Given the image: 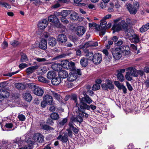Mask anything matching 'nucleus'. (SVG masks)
<instances>
[{"instance_id":"obj_1","label":"nucleus","mask_w":149,"mask_h":149,"mask_svg":"<svg viewBox=\"0 0 149 149\" xmlns=\"http://www.w3.org/2000/svg\"><path fill=\"white\" fill-rule=\"evenodd\" d=\"M120 19H115L114 22L115 23L113 24L112 29L114 32H118L123 29L126 32H128V25L124 20H122L121 22H119Z\"/></svg>"},{"instance_id":"obj_2","label":"nucleus","mask_w":149,"mask_h":149,"mask_svg":"<svg viewBox=\"0 0 149 149\" xmlns=\"http://www.w3.org/2000/svg\"><path fill=\"white\" fill-rule=\"evenodd\" d=\"M92 102V100L91 98L87 95L80 99V106L79 107H78L79 111L81 112H83L86 109L89 110L90 107L86 103L89 104Z\"/></svg>"},{"instance_id":"obj_3","label":"nucleus","mask_w":149,"mask_h":149,"mask_svg":"<svg viewBox=\"0 0 149 149\" xmlns=\"http://www.w3.org/2000/svg\"><path fill=\"white\" fill-rule=\"evenodd\" d=\"M126 7L128 9L131 14L134 15L136 13L137 10L139 8V4L138 2L135 1L133 5L129 3L126 4Z\"/></svg>"},{"instance_id":"obj_4","label":"nucleus","mask_w":149,"mask_h":149,"mask_svg":"<svg viewBox=\"0 0 149 149\" xmlns=\"http://www.w3.org/2000/svg\"><path fill=\"white\" fill-rule=\"evenodd\" d=\"M61 66L65 69H70L72 71V70H74L75 63L74 62H69L68 61L65 60L62 61L61 62Z\"/></svg>"},{"instance_id":"obj_5","label":"nucleus","mask_w":149,"mask_h":149,"mask_svg":"<svg viewBox=\"0 0 149 149\" xmlns=\"http://www.w3.org/2000/svg\"><path fill=\"white\" fill-rule=\"evenodd\" d=\"M111 52L113 58L116 60L120 59L122 56L121 48H113L111 49Z\"/></svg>"},{"instance_id":"obj_6","label":"nucleus","mask_w":149,"mask_h":149,"mask_svg":"<svg viewBox=\"0 0 149 149\" xmlns=\"http://www.w3.org/2000/svg\"><path fill=\"white\" fill-rule=\"evenodd\" d=\"M49 22L54 23L55 26L58 28L61 27L63 25L60 23L57 17L54 14L51 15L48 17Z\"/></svg>"},{"instance_id":"obj_7","label":"nucleus","mask_w":149,"mask_h":149,"mask_svg":"<svg viewBox=\"0 0 149 149\" xmlns=\"http://www.w3.org/2000/svg\"><path fill=\"white\" fill-rule=\"evenodd\" d=\"M31 85L33 88H34L33 92L35 94L39 96H41L43 95L44 91L42 88L37 86L33 83L31 84Z\"/></svg>"},{"instance_id":"obj_8","label":"nucleus","mask_w":149,"mask_h":149,"mask_svg":"<svg viewBox=\"0 0 149 149\" xmlns=\"http://www.w3.org/2000/svg\"><path fill=\"white\" fill-rule=\"evenodd\" d=\"M101 86L104 90L113 89L114 88V86L111 81L109 80H107L106 82L102 84Z\"/></svg>"},{"instance_id":"obj_9","label":"nucleus","mask_w":149,"mask_h":149,"mask_svg":"<svg viewBox=\"0 0 149 149\" xmlns=\"http://www.w3.org/2000/svg\"><path fill=\"white\" fill-rule=\"evenodd\" d=\"M102 60V57L100 54L97 53L94 55L93 61L94 63L97 64L100 63Z\"/></svg>"},{"instance_id":"obj_10","label":"nucleus","mask_w":149,"mask_h":149,"mask_svg":"<svg viewBox=\"0 0 149 149\" xmlns=\"http://www.w3.org/2000/svg\"><path fill=\"white\" fill-rule=\"evenodd\" d=\"M48 22L46 19L40 20L38 24V26L40 29H44L47 26Z\"/></svg>"},{"instance_id":"obj_11","label":"nucleus","mask_w":149,"mask_h":149,"mask_svg":"<svg viewBox=\"0 0 149 149\" xmlns=\"http://www.w3.org/2000/svg\"><path fill=\"white\" fill-rule=\"evenodd\" d=\"M121 48L122 54L124 56H128L130 54V50L129 47L127 45H123Z\"/></svg>"},{"instance_id":"obj_12","label":"nucleus","mask_w":149,"mask_h":149,"mask_svg":"<svg viewBox=\"0 0 149 149\" xmlns=\"http://www.w3.org/2000/svg\"><path fill=\"white\" fill-rule=\"evenodd\" d=\"M54 70L59 71L58 72L59 76L62 78H65L68 76V73L65 70H60V69H54Z\"/></svg>"},{"instance_id":"obj_13","label":"nucleus","mask_w":149,"mask_h":149,"mask_svg":"<svg viewBox=\"0 0 149 149\" xmlns=\"http://www.w3.org/2000/svg\"><path fill=\"white\" fill-rule=\"evenodd\" d=\"M43 100L49 105H53L54 104L53 97L47 94L44 96Z\"/></svg>"},{"instance_id":"obj_14","label":"nucleus","mask_w":149,"mask_h":149,"mask_svg":"<svg viewBox=\"0 0 149 149\" xmlns=\"http://www.w3.org/2000/svg\"><path fill=\"white\" fill-rule=\"evenodd\" d=\"M57 40L60 43L65 42L67 40V38L64 34H60L58 35Z\"/></svg>"},{"instance_id":"obj_15","label":"nucleus","mask_w":149,"mask_h":149,"mask_svg":"<svg viewBox=\"0 0 149 149\" xmlns=\"http://www.w3.org/2000/svg\"><path fill=\"white\" fill-rule=\"evenodd\" d=\"M57 139L62 141L63 143H66L68 140V136L66 133L64 134L63 135H59Z\"/></svg>"},{"instance_id":"obj_16","label":"nucleus","mask_w":149,"mask_h":149,"mask_svg":"<svg viewBox=\"0 0 149 149\" xmlns=\"http://www.w3.org/2000/svg\"><path fill=\"white\" fill-rule=\"evenodd\" d=\"M85 32V30L83 26H78L76 29V33L78 36H79L83 35Z\"/></svg>"},{"instance_id":"obj_17","label":"nucleus","mask_w":149,"mask_h":149,"mask_svg":"<svg viewBox=\"0 0 149 149\" xmlns=\"http://www.w3.org/2000/svg\"><path fill=\"white\" fill-rule=\"evenodd\" d=\"M70 19L72 21H75L78 19L79 16L78 14L75 12L70 10Z\"/></svg>"},{"instance_id":"obj_18","label":"nucleus","mask_w":149,"mask_h":149,"mask_svg":"<svg viewBox=\"0 0 149 149\" xmlns=\"http://www.w3.org/2000/svg\"><path fill=\"white\" fill-rule=\"evenodd\" d=\"M127 70L130 71L129 72L131 73L133 77H138L137 70L135 68L130 67L127 68Z\"/></svg>"},{"instance_id":"obj_19","label":"nucleus","mask_w":149,"mask_h":149,"mask_svg":"<svg viewBox=\"0 0 149 149\" xmlns=\"http://www.w3.org/2000/svg\"><path fill=\"white\" fill-rule=\"evenodd\" d=\"M130 39L132 42L135 44L139 43L140 40L139 36L136 34H133L132 38H130Z\"/></svg>"},{"instance_id":"obj_20","label":"nucleus","mask_w":149,"mask_h":149,"mask_svg":"<svg viewBox=\"0 0 149 149\" xmlns=\"http://www.w3.org/2000/svg\"><path fill=\"white\" fill-rule=\"evenodd\" d=\"M68 79L70 81H72L75 80L77 77V75L74 74V72H72L70 73Z\"/></svg>"},{"instance_id":"obj_21","label":"nucleus","mask_w":149,"mask_h":149,"mask_svg":"<svg viewBox=\"0 0 149 149\" xmlns=\"http://www.w3.org/2000/svg\"><path fill=\"white\" fill-rule=\"evenodd\" d=\"M52 95L54 98L58 101L59 102L61 103H63V102L62 101V98L59 94L56 93L55 92L52 91Z\"/></svg>"},{"instance_id":"obj_22","label":"nucleus","mask_w":149,"mask_h":149,"mask_svg":"<svg viewBox=\"0 0 149 149\" xmlns=\"http://www.w3.org/2000/svg\"><path fill=\"white\" fill-rule=\"evenodd\" d=\"M39 47L40 48L43 49H46L47 48V40L45 39H42L40 43Z\"/></svg>"},{"instance_id":"obj_23","label":"nucleus","mask_w":149,"mask_h":149,"mask_svg":"<svg viewBox=\"0 0 149 149\" xmlns=\"http://www.w3.org/2000/svg\"><path fill=\"white\" fill-rule=\"evenodd\" d=\"M47 41L48 45L51 47L55 46L57 43L56 39L53 37L49 38L48 39Z\"/></svg>"},{"instance_id":"obj_24","label":"nucleus","mask_w":149,"mask_h":149,"mask_svg":"<svg viewBox=\"0 0 149 149\" xmlns=\"http://www.w3.org/2000/svg\"><path fill=\"white\" fill-rule=\"evenodd\" d=\"M38 68V65L31 66L26 69V71L28 74H29L32 73L35 70L37 69Z\"/></svg>"},{"instance_id":"obj_25","label":"nucleus","mask_w":149,"mask_h":149,"mask_svg":"<svg viewBox=\"0 0 149 149\" xmlns=\"http://www.w3.org/2000/svg\"><path fill=\"white\" fill-rule=\"evenodd\" d=\"M9 95V93L7 91L2 90L1 94L0 95V102L4 98H6Z\"/></svg>"},{"instance_id":"obj_26","label":"nucleus","mask_w":149,"mask_h":149,"mask_svg":"<svg viewBox=\"0 0 149 149\" xmlns=\"http://www.w3.org/2000/svg\"><path fill=\"white\" fill-rule=\"evenodd\" d=\"M61 81L60 77H57L54 78L52 80V83L54 85H58L60 84Z\"/></svg>"},{"instance_id":"obj_27","label":"nucleus","mask_w":149,"mask_h":149,"mask_svg":"<svg viewBox=\"0 0 149 149\" xmlns=\"http://www.w3.org/2000/svg\"><path fill=\"white\" fill-rule=\"evenodd\" d=\"M23 96L24 99L27 101L30 102L32 99V97L30 93H24Z\"/></svg>"},{"instance_id":"obj_28","label":"nucleus","mask_w":149,"mask_h":149,"mask_svg":"<svg viewBox=\"0 0 149 149\" xmlns=\"http://www.w3.org/2000/svg\"><path fill=\"white\" fill-rule=\"evenodd\" d=\"M56 76L55 72L53 71H49L47 75V77L49 79H51L54 78Z\"/></svg>"},{"instance_id":"obj_29","label":"nucleus","mask_w":149,"mask_h":149,"mask_svg":"<svg viewBox=\"0 0 149 149\" xmlns=\"http://www.w3.org/2000/svg\"><path fill=\"white\" fill-rule=\"evenodd\" d=\"M74 124L72 122H69L68 125L71 129H72L73 131L75 134H77L79 130L77 128H76L74 126Z\"/></svg>"},{"instance_id":"obj_30","label":"nucleus","mask_w":149,"mask_h":149,"mask_svg":"<svg viewBox=\"0 0 149 149\" xmlns=\"http://www.w3.org/2000/svg\"><path fill=\"white\" fill-rule=\"evenodd\" d=\"M149 29V23L143 25L139 29L141 33L146 32Z\"/></svg>"},{"instance_id":"obj_31","label":"nucleus","mask_w":149,"mask_h":149,"mask_svg":"<svg viewBox=\"0 0 149 149\" xmlns=\"http://www.w3.org/2000/svg\"><path fill=\"white\" fill-rule=\"evenodd\" d=\"M15 87L18 90H23L25 88V86L22 83H16L15 84Z\"/></svg>"},{"instance_id":"obj_32","label":"nucleus","mask_w":149,"mask_h":149,"mask_svg":"<svg viewBox=\"0 0 149 149\" xmlns=\"http://www.w3.org/2000/svg\"><path fill=\"white\" fill-rule=\"evenodd\" d=\"M86 57L87 60L93 61L94 57V55L93 53L92 52H87L85 55Z\"/></svg>"},{"instance_id":"obj_33","label":"nucleus","mask_w":149,"mask_h":149,"mask_svg":"<svg viewBox=\"0 0 149 149\" xmlns=\"http://www.w3.org/2000/svg\"><path fill=\"white\" fill-rule=\"evenodd\" d=\"M14 143H16L18 146H22L23 144V141L21 140V139L19 138H17L14 140Z\"/></svg>"},{"instance_id":"obj_34","label":"nucleus","mask_w":149,"mask_h":149,"mask_svg":"<svg viewBox=\"0 0 149 149\" xmlns=\"http://www.w3.org/2000/svg\"><path fill=\"white\" fill-rule=\"evenodd\" d=\"M83 119L82 117L80 116H78L76 117H74L72 119L73 121L76 122H79V123H81L83 121Z\"/></svg>"},{"instance_id":"obj_35","label":"nucleus","mask_w":149,"mask_h":149,"mask_svg":"<svg viewBox=\"0 0 149 149\" xmlns=\"http://www.w3.org/2000/svg\"><path fill=\"white\" fill-rule=\"evenodd\" d=\"M70 13V10H63L60 13V14L62 16V17H65Z\"/></svg>"},{"instance_id":"obj_36","label":"nucleus","mask_w":149,"mask_h":149,"mask_svg":"<svg viewBox=\"0 0 149 149\" xmlns=\"http://www.w3.org/2000/svg\"><path fill=\"white\" fill-rule=\"evenodd\" d=\"M21 58L20 61L22 62H27L28 61L26 55L24 53L21 54Z\"/></svg>"},{"instance_id":"obj_37","label":"nucleus","mask_w":149,"mask_h":149,"mask_svg":"<svg viewBox=\"0 0 149 149\" xmlns=\"http://www.w3.org/2000/svg\"><path fill=\"white\" fill-rule=\"evenodd\" d=\"M132 75L131 74V73L129 72H127L126 73L125 76L126 79L128 81H131L133 80Z\"/></svg>"},{"instance_id":"obj_38","label":"nucleus","mask_w":149,"mask_h":149,"mask_svg":"<svg viewBox=\"0 0 149 149\" xmlns=\"http://www.w3.org/2000/svg\"><path fill=\"white\" fill-rule=\"evenodd\" d=\"M80 63L82 66L86 67L88 65V62L86 59L82 58L80 61Z\"/></svg>"},{"instance_id":"obj_39","label":"nucleus","mask_w":149,"mask_h":149,"mask_svg":"<svg viewBox=\"0 0 149 149\" xmlns=\"http://www.w3.org/2000/svg\"><path fill=\"white\" fill-rule=\"evenodd\" d=\"M52 119L54 120H56L59 119V116L57 113L54 112L52 113L50 116Z\"/></svg>"},{"instance_id":"obj_40","label":"nucleus","mask_w":149,"mask_h":149,"mask_svg":"<svg viewBox=\"0 0 149 149\" xmlns=\"http://www.w3.org/2000/svg\"><path fill=\"white\" fill-rule=\"evenodd\" d=\"M41 127L42 129L47 131L53 130H54L52 127L46 124L42 125L41 126Z\"/></svg>"},{"instance_id":"obj_41","label":"nucleus","mask_w":149,"mask_h":149,"mask_svg":"<svg viewBox=\"0 0 149 149\" xmlns=\"http://www.w3.org/2000/svg\"><path fill=\"white\" fill-rule=\"evenodd\" d=\"M0 6L2 7H5L8 8H11V6L8 3L2 2L0 1Z\"/></svg>"},{"instance_id":"obj_42","label":"nucleus","mask_w":149,"mask_h":149,"mask_svg":"<svg viewBox=\"0 0 149 149\" xmlns=\"http://www.w3.org/2000/svg\"><path fill=\"white\" fill-rule=\"evenodd\" d=\"M107 24V22L105 21V20L104 19H102L101 20V23L100 24V25L101 26V28H102V31H103L104 28L105 26H106V25Z\"/></svg>"},{"instance_id":"obj_43","label":"nucleus","mask_w":149,"mask_h":149,"mask_svg":"<svg viewBox=\"0 0 149 149\" xmlns=\"http://www.w3.org/2000/svg\"><path fill=\"white\" fill-rule=\"evenodd\" d=\"M71 99L74 100V102L76 103V107H78H78H79L80 104H79L77 102V96L75 94L72 95L71 96Z\"/></svg>"},{"instance_id":"obj_44","label":"nucleus","mask_w":149,"mask_h":149,"mask_svg":"<svg viewBox=\"0 0 149 149\" xmlns=\"http://www.w3.org/2000/svg\"><path fill=\"white\" fill-rule=\"evenodd\" d=\"M118 79L121 82H123L124 80V77L123 75L121 73H118L117 74Z\"/></svg>"},{"instance_id":"obj_45","label":"nucleus","mask_w":149,"mask_h":149,"mask_svg":"<svg viewBox=\"0 0 149 149\" xmlns=\"http://www.w3.org/2000/svg\"><path fill=\"white\" fill-rule=\"evenodd\" d=\"M17 118L19 121H24L26 119L25 116L22 114H19L17 116Z\"/></svg>"},{"instance_id":"obj_46","label":"nucleus","mask_w":149,"mask_h":149,"mask_svg":"<svg viewBox=\"0 0 149 149\" xmlns=\"http://www.w3.org/2000/svg\"><path fill=\"white\" fill-rule=\"evenodd\" d=\"M67 121L68 120L67 118H65L59 122L58 125L60 126H63L66 123Z\"/></svg>"},{"instance_id":"obj_47","label":"nucleus","mask_w":149,"mask_h":149,"mask_svg":"<svg viewBox=\"0 0 149 149\" xmlns=\"http://www.w3.org/2000/svg\"><path fill=\"white\" fill-rule=\"evenodd\" d=\"M90 47L89 42L86 43L83 45L80 46V48L82 49H85L88 47Z\"/></svg>"},{"instance_id":"obj_48","label":"nucleus","mask_w":149,"mask_h":149,"mask_svg":"<svg viewBox=\"0 0 149 149\" xmlns=\"http://www.w3.org/2000/svg\"><path fill=\"white\" fill-rule=\"evenodd\" d=\"M111 26V23H108L107 25H106L104 28L103 31H102L101 33H102V35H104L105 33V30L107 29H109Z\"/></svg>"},{"instance_id":"obj_49","label":"nucleus","mask_w":149,"mask_h":149,"mask_svg":"<svg viewBox=\"0 0 149 149\" xmlns=\"http://www.w3.org/2000/svg\"><path fill=\"white\" fill-rule=\"evenodd\" d=\"M38 80L39 81L42 83H47V81L44 77L42 76H39L38 77Z\"/></svg>"},{"instance_id":"obj_50","label":"nucleus","mask_w":149,"mask_h":149,"mask_svg":"<svg viewBox=\"0 0 149 149\" xmlns=\"http://www.w3.org/2000/svg\"><path fill=\"white\" fill-rule=\"evenodd\" d=\"M90 47H96L98 45V43L95 41H91L89 42Z\"/></svg>"},{"instance_id":"obj_51","label":"nucleus","mask_w":149,"mask_h":149,"mask_svg":"<svg viewBox=\"0 0 149 149\" xmlns=\"http://www.w3.org/2000/svg\"><path fill=\"white\" fill-rule=\"evenodd\" d=\"M11 45L14 47H16L19 44V42L16 40H13L11 42Z\"/></svg>"},{"instance_id":"obj_52","label":"nucleus","mask_w":149,"mask_h":149,"mask_svg":"<svg viewBox=\"0 0 149 149\" xmlns=\"http://www.w3.org/2000/svg\"><path fill=\"white\" fill-rule=\"evenodd\" d=\"M72 71L74 72V74H76L77 75V74H78L80 75L81 74V70L80 69H78L76 70L75 68V66L74 67V70H72Z\"/></svg>"},{"instance_id":"obj_53","label":"nucleus","mask_w":149,"mask_h":149,"mask_svg":"<svg viewBox=\"0 0 149 149\" xmlns=\"http://www.w3.org/2000/svg\"><path fill=\"white\" fill-rule=\"evenodd\" d=\"M47 71V68L46 67L44 66L42 67H41L40 68V73L41 74H43Z\"/></svg>"},{"instance_id":"obj_54","label":"nucleus","mask_w":149,"mask_h":149,"mask_svg":"<svg viewBox=\"0 0 149 149\" xmlns=\"http://www.w3.org/2000/svg\"><path fill=\"white\" fill-rule=\"evenodd\" d=\"M100 88V85L97 84L94 85L92 87V90L93 91L97 90L99 89Z\"/></svg>"},{"instance_id":"obj_55","label":"nucleus","mask_w":149,"mask_h":149,"mask_svg":"<svg viewBox=\"0 0 149 149\" xmlns=\"http://www.w3.org/2000/svg\"><path fill=\"white\" fill-rule=\"evenodd\" d=\"M40 135V134L39 133H37L34 134L33 139L35 141L37 142V141H38V139H39L38 138Z\"/></svg>"},{"instance_id":"obj_56","label":"nucleus","mask_w":149,"mask_h":149,"mask_svg":"<svg viewBox=\"0 0 149 149\" xmlns=\"http://www.w3.org/2000/svg\"><path fill=\"white\" fill-rule=\"evenodd\" d=\"M95 28L97 31H101L100 34H102L101 32L102 31V30L101 28L100 25V26L99 25H97L96 24V25H95Z\"/></svg>"},{"instance_id":"obj_57","label":"nucleus","mask_w":149,"mask_h":149,"mask_svg":"<svg viewBox=\"0 0 149 149\" xmlns=\"http://www.w3.org/2000/svg\"><path fill=\"white\" fill-rule=\"evenodd\" d=\"M8 44L7 42L5 41L3 42L1 45V47L2 48L5 49L8 47Z\"/></svg>"},{"instance_id":"obj_58","label":"nucleus","mask_w":149,"mask_h":149,"mask_svg":"<svg viewBox=\"0 0 149 149\" xmlns=\"http://www.w3.org/2000/svg\"><path fill=\"white\" fill-rule=\"evenodd\" d=\"M28 65L26 63H21L20 64L19 66V68L21 69H23L27 67Z\"/></svg>"},{"instance_id":"obj_59","label":"nucleus","mask_w":149,"mask_h":149,"mask_svg":"<svg viewBox=\"0 0 149 149\" xmlns=\"http://www.w3.org/2000/svg\"><path fill=\"white\" fill-rule=\"evenodd\" d=\"M61 21L64 24H68L69 23V21L65 17H61Z\"/></svg>"},{"instance_id":"obj_60","label":"nucleus","mask_w":149,"mask_h":149,"mask_svg":"<svg viewBox=\"0 0 149 149\" xmlns=\"http://www.w3.org/2000/svg\"><path fill=\"white\" fill-rule=\"evenodd\" d=\"M36 60L39 62H43L46 61V59L45 58H36Z\"/></svg>"},{"instance_id":"obj_61","label":"nucleus","mask_w":149,"mask_h":149,"mask_svg":"<svg viewBox=\"0 0 149 149\" xmlns=\"http://www.w3.org/2000/svg\"><path fill=\"white\" fill-rule=\"evenodd\" d=\"M55 104V103L54 102V104L53 105H50L51 106L49 108V110L53 112L55 111L56 109V107L55 106H54Z\"/></svg>"},{"instance_id":"obj_62","label":"nucleus","mask_w":149,"mask_h":149,"mask_svg":"<svg viewBox=\"0 0 149 149\" xmlns=\"http://www.w3.org/2000/svg\"><path fill=\"white\" fill-rule=\"evenodd\" d=\"M114 84L118 88V89H120V88H121L122 86H123V85H122L120 84V83L118 81H115L114 82Z\"/></svg>"},{"instance_id":"obj_63","label":"nucleus","mask_w":149,"mask_h":149,"mask_svg":"<svg viewBox=\"0 0 149 149\" xmlns=\"http://www.w3.org/2000/svg\"><path fill=\"white\" fill-rule=\"evenodd\" d=\"M67 131L68 132V135L70 137H72L73 135V133L70 128L69 127L68 129L67 130Z\"/></svg>"},{"instance_id":"obj_64","label":"nucleus","mask_w":149,"mask_h":149,"mask_svg":"<svg viewBox=\"0 0 149 149\" xmlns=\"http://www.w3.org/2000/svg\"><path fill=\"white\" fill-rule=\"evenodd\" d=\"M60 6V4L57 3L53 5L52 7V8L54 9H56L59 7Z\"/></svg>"}]
</instances>
